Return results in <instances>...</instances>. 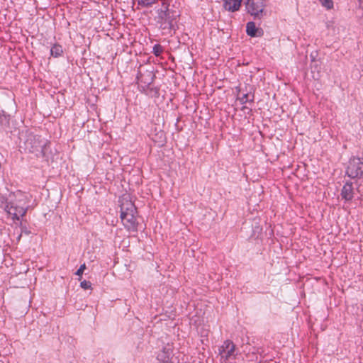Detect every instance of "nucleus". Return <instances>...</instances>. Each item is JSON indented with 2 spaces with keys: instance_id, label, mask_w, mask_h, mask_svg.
Wrapping results in <instances>:
<instances>
[{
  "instance_id": "1",
  "label": "nucleus",
  "mask_w": 363,
  "mask_h": 363,
  "mask_svg": "<svg viewBox=\"0 0 363 363\" xmlns=\"http://www.w3.org/2000/svg\"><path fill=\"white\" fill-rule=\"evenodd\" d=\"M5 210L12 216L13 220H20L28 210V195L21 191H17L13 195H10Z\"/></svg>"
},
{
  "instance_id": "2",
  "label": "nucleus",
  "mask_w": 363,
  "mask_h": 363,
  "mask_svg": "<svg viewBox=\"0 0 363 363\" xmlns=\"http://www.w3.org/2000/svg\"><path fill=\"white\" fill-rule=\"evenodd\" d=\"M137 209L134 203L126 198L121 201L120 218L128 231L136 232L138 230V221L136 218Z\"/></svg>"
},
{
  "instance_id": "3",
  "label": "nucleus",
  "mask_w": 363,
  "mask_h": 363,
  "mask_svg": "<svg viewBox=\"0 0 363 363\" xmlns=\"http://www.w3.org/2000/svg\"><path fill=\"white\" fill-rule=\"evenodd\" d=\"M162 7L163 9L158 11L157 23L164 34H169L174 28L173 21L174 15L169 9V1Z\"/></svg>"
},
{
  "instance_id": "4",
  "label": "nucleus",
  "mask_w": 363,
  "mask_h": 363,
  "mask_svg": "<svg viewBox=\"0 0 363 363\" xmlns=\"http://www.w3.org/2000/svg\"><path fill=\"white\" fill-rule=\"evenodd\" d=\"M246 11L255 19H262L267 14L265 0H245Z\"/></svg>"
},
{
  "instance_id": "5",
  "label": "nucleus",
  "mask_w": 363,
  "mask_h": 363,
  "mask_svg": "<svg viewBox=\"0 0 363 363\" xmlns=\"http://www.w3.org/2000/svg\"><path fill=\"white\" fill-rule=\"evenodd\" d=\"M346 174L352 179L363 178V157L350 158L347 167Z\"/></svg>"
},
{
  "instance_id": "6",
  "label": "nucleus",
  "mask_w": 363,
  "mask_h": 363,
  "mask_svg": "<svg viewBox=\"0 0 363 363\" xmlns=\"http://www.w3.org/2000/svg\"><path fill=\"white\" fill-rule=\"evenodd\" d=\"M26 143H29L30 144H35L39 143V146H32L31 150H30V152H35V155L38 157H42L47 162H49L50 160L53 161V158L50 157L49 154L48 153V150L50 149V146L47 144L45 142H39L38 138H29Z\"/></svg>"
},
{
  "instance_id": "7",
  "label": "nucleus",
  "mask_w": 363,
  "mask_h": 363,
  "mask_svg": "<svg viewBox=\"0 0 363 363\" xmlns=\"http://www.w3.org/2000/svg\"><path fill=\"white\" fill-rule=\"evenodd\" d=\"M218 354L220 359L225 363L236 357L235 345L230 340H227L218 348Z\"/></svg>"
},
{
  "instance_id": "8",
  "label": "nucleus",
  "mask_w": 363,
  "mask_h": 363,
  "mask_svg": "<svg viewBox=\"0 0 363 363\" xmlns=\"http://www.w3.org/2000/svg\"><path fill=\"white\" fill-rule=\"evenodd\" d=\"M340 195L345 202L352 200L354 196V189L353 188L352 182H346L344 184L341 190Z\"/></svg>"
},
{
  "instance_id": "9",
  "label": "nucleus",
  "mask_w": 363,
  "mask_h": 363,
  "mask_svg": "<svg viewBox=\"0 0 363 363\" xmlns=\"http://www.w3.org/2000/svg\"><path fill=\"white\" fill-rule=\"evenodd\" d=\"M246 33L251 37H260L263 35V30L256 26L255 22H248L246 25Z\"/></svg>"
},
{
  "instance_id": "10",
  "label": "nucleus",
  "mask_w": 363,
  "mask_h": 363,
  "mask_svg": "<svg viewBox=\"0 0 363 363\" xmlns=\"http://www.w3.org/2000/svg\"><path fill=\"white\" fill-rule=\"evenodd\" d=\"M172 351L169 347H164L162 350L157 354V363H172L170 358Z\"/></svg>"
},
{
  "instance_id": "11",
  "label": "nucleus",
  "mask_w": 363,
  "mask_h": 363,
  "mask_svg": "<svg viewBox=\"0 0 363 363\" xmlns=\"http://www.w3.org/2000/svg\"><path fill=\"white\" fill-rule=\"evenodd\" d=\"M242 0H223V6L226 11L235 12L240 9Z\"/></svg>"
},
{
  "instance_id": "12",
  "label": "nucleus",
  "mask_w": 363,
  "mask_h": 363,
  "mask_svg": "<svg viewBox=\"0 0 363 363\" xmlns=\"http://www.w3.org/2000/svg\"><path fill=\"white\" fill-rule=\"evenodd\" d=\"M238 99L242 104L247 102H252L254 101V95L250 92L242 93L241 91V88H240L238 94Z\"/></svg>"
},
{
  "instance_id": "13",
  "label": "nucleus",
  "mask_w": 363,
  "mask_h": 363,
  "mask_svg": "<svg viewBox=\"0 0 363 363\" xmlns=\"http://www.w3.org/2000/svg\"><path fill=\"white\" fill-rule=\"evenodd\" d=\"M137 2L138 6L143 8L151 7L155 4L157 3L159 0H134ZM162 5L165 6L168 0H162Z\"/></svg>"
},
{
  "instance_id": "14",
  "label": "nucleus",
  "mask_w": 363,
  "mask_h": 363,
  "mask_svg": "<svg viewBox=\"0 0 363 363\" xmlns=\"http://www.w3.org/2000/svg\"><path fill=\"white\" fill-rule=\"evenodd\" d=\"M62 52V48L59 45H54L50 50L51 55L55 57H59Z\"/></svg>"
},
{
  "instance_id": "15",
  "label": "nucleus",
  "mask_w": 363,
  "mask_h": 363,
  "mask_svg": "<svg viewBox=\"0 0 363 363\" xmlns=\"http://www.w3.org/2000/svg\"><path fill=\"white\" fill-rule=\"evenodd\" d=\"M322 6L325 8L326 9H332L333 8V0H319Z\"/></svg>"
},
{
  "instance_id": "16",
  "label": "nucleus",
  "mask_w": 363,
  "mask_h": 363,
  "mask_svg": "<svg viewBox=\"0 0 363 363\" xmlns=\"http://www.w3.org/2000/svg\"><path fill=\"white\" fill-rule=\"evenodd\" d=\"M162 48L160 45H155L153 47V52L156 56H159L162 52Z\"/></svg>"
},
{
  "instance_id": "17",
  "label": "nucleus",
  "mask_w": 363,
  "mask_h": 363,
  "mask_svg": "<svg viewBox=\"0 0 363 363\" xmlns=\"http://www.w3.org/2000/svg\"><path fill=\"white\" fill-rule=\"evenodd\" d=\"M80 286L84 289H89L91 288V284L90 281L84 280L80 283Z\"/></svg>"
},
{
  "instance_id": "18",
  "label": "nucleus",
  "mask_w": 363,
  "mask_h": 363,
  "mask_svg": "<svg viewBox=\"0 0 363 363\" xmlns=\"http://www.w3.org/2000/svg\"><path fill=\"white\" fill-rule=\"evenodd\" d=\"M85 269H86L85 264H82L79 267V268L77 269V271L76 272L75 274L77 276H81L83 274Z\"/></svg>"
},
{
  "instance_id": "19",
  "label": "nucleus",
  "mask_w": 363,
  "mask_h": 363,
  "mask_svg": "<svg viewBox=\"0 0 363 363\" xmlns=\"http://www.w3.org/2000/svg\"><path fill=\"white\" fill-rule=\"evenodd\" d=\"M359 6L363 10V0H359Z\"/></svg>"
}]
</instances>
